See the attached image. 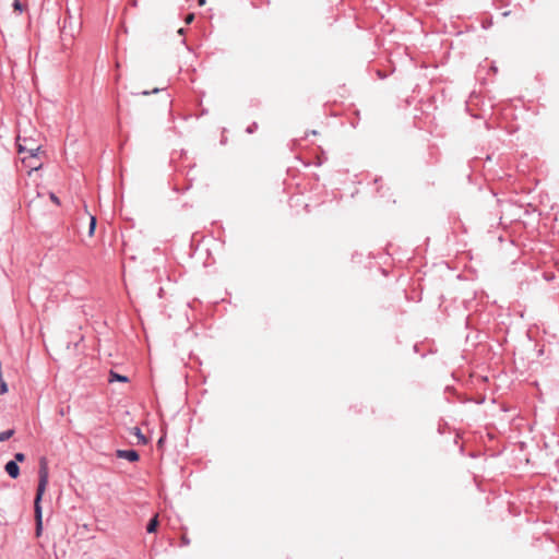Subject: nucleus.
Segmentation results:
<instances>
[{"mask_svg":"<svg viewBox=\"0 0 559 559\" xmlns=\"http://www.w3.org/2000/svg\"><path fill=\"white\" fill-rule=\"evenodd\" d=\"M48 485V467L45 460L40 461L39 466V479L37 486V492L34 501L35 520H36V535L39 536L43 530V512L40 501L46 491Z\"/></svg>","mask_w":559,"mask_h":559,"instance_id":"nucleus-1","label":"nucleus"},{"mask_svg":"<svg viewBox=\"0 0 559 559\" xmlns=\"http://www.w3.org/2000/svg\"><path fill=\"white\" fill-rule=\"evenodd\" d=\"M19 153H28L29 158H36L40 151V145L33 139L23 138L21 134L16 139Z\"/></svg>","mask_w":559,"mask_h":559,"instance_id":"nucleus-2","label":"nucleus"},{"mask_svg":"<svg viewBox=\"0 0 559 559\" xmlns=\"http://www.w3.org/2000/svg\"><path fill=\"white\" fill-rule=\"evenodd\" d=\"M116 456L129 462H136L139 460V453L135 450H117Z\"/></svg>","mask_w":559,"mask_h":559,"instance_id":"nucleus-3","label":"nucleus"},{"mask_svg":"<svg viewBox=\"0 0 559 559\" xmlns=\"http://www.w3.org/2000/svg\"><path fill=\"white\" fill-rule=\"evenodd\" d=\"M4 469L11 478H17L20 475V467L15 461H9Z\"/></svg>","mask_w":559,"mask_h":559,"instance_id":"nucleus-4","label":"nucleus"},{"mask_svg":"<svg viewBox=\"0 0 559 559\" xmlns=\"http://www.w3.org/2000/svg\"><path fill=\"white\" fill-rule=\"evenodd\" d=\"M128 380L129 379L126 376H121L112 370L109 372V378H108L109 382H115V381L128 382Z\"/></svg>","mask_w":559,"mask_h":559,"instance_id":"nucleus-5","label":"nucleus"},{"mask_svg":"<svg viewBox=\"0 0 559 559\" xmlns=\"http://www.w3.org/2000/svg\"><path fill=\"white\" fill-rule=\"evenodd\" d=\"M34 158H29V155L23 158V162L32 169L37 170L41 167V163H36L33 160Z\"/></svg>","mask_w":559,"mask_h":559,"instance_id":"nucleus-6","label":"nucleus"},{"mask_svg":"<svg viewBox=\"0 0 559 559\" xmlns=\"http://www.w3.org/2000/svg\"><path fill=\"white\" fill-rule=\"evenodd\" d=\"M132 433L138 438L140 443L145 444L147 442L146 438L144 437L139 427H134L132 429Z\"/></svg>","mask_w":559,"mask_h":559,"instance_id":"nucleus-7","label":"nucleus"},{"mask_svg":"<svg viewBox=\"0 0 559 559\" xmlns=\"http://www.w3.org/2000/svg\"><path fill=\"white\" fill-rule=\"evenodd\" d=\"M157 525H158L157 516H154L153 519L150 520V522L146 526L147 533H154L156 531Z\"/></svg>","mask_w":559,"mask_h":559,"instance_id":"nucleus-8","label":"nucleus"},{"mask_svg":"<svg viewBox=\"0 0 559 559\" xmlns=\"http://www.w3.org/2000/svg\"><path fill=\"white\" fill-rule=\"evenodd\" d=\"M14 435L13 429H8L5 431L0 432V442L9 440Z\"/></svg>","mask_w":559,"mask_h":559,"instance_id":"nucleus-9","label":"nucleus"},{"mask_svg":"<svg viewBox=\"0 0 559 559\" xmlns=\"http://www.w3.org/2000/svg\"><path fill=\"white\" fill-rule=\"evenodd\" d=\"M95 227H96V218H95V216H91V218H90V230H88L90 236H92L94 234Z\"/></svg>","mask_w":559,"mask_h":559,"instance_id":"nucleus-10","label":"nucleus"},{"mask_svg":"<svg viewBox=\"0 0 559 559\" xmlns=\"http://www.w3.org/2000/svg\"><path fill=\"white\" fill-rule=\"evenodd\" d=\"M13 8H14L15 11H17L20 13L23 12V4L21 3L20 0H14L13 1Z\"/></svg>","mask_w":559,"mask_h":559,"instance_id":"nucleus-11","label":"nucleus"},{"mask_svg":"<svg viewBox=\"0 0 559 559\" xmlns=\"http://www.w3.org/2000/svg\"><path fill=\"white\" fill-rule=\"evenodd\" d=\"M24 460H25V455L21 452H17V453H15L13 461H15L17 463V462H23Z\"/></svg>","mask_w":559,"mask_h":559,"instance_id":"nucleus-12","label":"nucleus"},{"mask_svg":"<svg viewBox=\"0 0 559 559\" xmlns=\"http://www.w3.org/2000/svg\"><path fill=\"white\" fill-rule=\"evenodd\" d=\"M190 544V539L187 537V536H182L181 537V545L182 546H188Z\"/></svg>","mask_w":559,"mask_h":559,"instance_id":"nucleus-13","label":"nucleus"},{"mask_svg":"<svg viewBox=\"0 0 559 559\" xmlns=\"http://www.w3.org/2000/svg\"><path fill=\"white\" fill-rule=\"evenodd\" d=\"M159 92V88H154L153 91L148 92V91H144L142 92V95H150V94H155V93H158Z\"/></svg>","mask_w":559,"mask_h":559,"instance_id":"nucleus-14","label":"nucleus"},{"mask_svg":"<svg viewBox=\"0 0 559 559\" xmlns=\"http://www.w3.org/2000/svg\"><path fill=\"white\" fill-rule=\"evenodd\" d=\"M193 19H194V15H193L192 13H191V14H189V15H187V17H186V23H187V24H190V23L193 21Z\"/></svg>","mask_w":559,"mask_h":559,"instance_id":"nucleus-15","label":"nucleus"},{"mask_svg":"<svg viewBox=\"0 0 559 559\" xmlns=\"http://www.w3.org/2000/svg\"><path fill=\"white\" fill-rule=\"evenodd\" d=\"M50 199H51V201H52V202H55L56 204H59V199H58L53 193H51V194H50Z\"/></svg>","mask_w":559,"mask_h":559,"instance_id":"nucleus-16","label":"nucleus"},{"mask_svg":"<svg viewBox=\"0 0 559 559\" xmlns=\"http://www.w3.org/2000/svg\"><path fill=\"white\" fill-rule=\"evenodd\" d=\"M255 128H257V124L253 123L251 127H248L247 132L252 133Z\"/></svg>","mask_w":559,"mask_h":559,"instance_id":"nucleus-17","label":"nucleus"},{"mask_svg":"<svg viewBox=\"0 0 559 559\" xmlns=\"http://www.w3.org/2000/svg\"><path fill=\"white\" fill-rule=\"evenodd\" d=\"M178 33H179L180 35H183L185 29H183V28H179Z\"/></svg>","mask_w":559,"mask_h":559,"instance_id":"nucleus-18","label":"nucleus"},{"mask_svg":"<svg viewBox=\"0 0 559 559\" xmlns=\"http://www.w3.org/2000/svg\"><path fill=\"white\" fill-rule=\"evenodd\" d=\"M199 4H200V5L205 4V0H199Z\"/></svg>","mask_w":559,"mask_h":559,"instance_id":"nucleus-19","label":"nucleus"}]
</instances>
